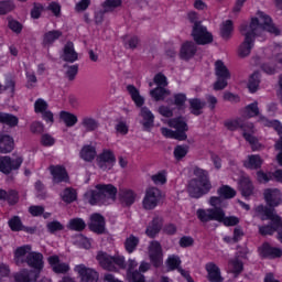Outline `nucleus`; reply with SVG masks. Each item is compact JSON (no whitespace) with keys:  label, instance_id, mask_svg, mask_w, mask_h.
<instances>
[{"label":"nucleus","instance_id":"nucleus-1","mask_svg":"<svg viewBox=\"0 0 282 282\" xmlns=\"http://www.w3.org/2000/svg\"><path fill=\"white\" fill-rule=\"evenodd\" d=\"M240 32L242 36H245V41L240 44L238 50V54L242 58L250 56V52H252V47H254L256 36H264L265 32L274 34V36H279V34H281V30L274 26L272 19L262 11L257 12L256 17L251 19L249 25H240Z\"/></svg>","mask_w":282,"mask_h":282},{"label":"nucleus","instance_id":"nucleus-2","mask_svg":"<svg viewBox=\"0 0 282 282\" xmlns=\"http://www.w3.org/2000/svg\"><path fill=\"white\" fill-rule=\"evenodd\" d=\"M43 253L32 251V246L25 245L19 247L14 251V260L18 265L20 263L25 262L29 268L33 270H22L19 273H15L14 281L15 282H36L39 281V276H41V272L45 268V261L43 260Z\"/></svg>","mask_w":282,"mask_h":282},{"label":"nucleus","instance_id":"nucleus-3","mask_svg":"<svg viewBox=\"0 0 282 282\" xmlns=\"http://www.w3.org/2000/svg\"><path fill=\"white\" fill-rule=\"evenodd\" d=\"M116 195H118V188L116 186L111 184H97L95 189L85 193L84 199L90 206H96V204L109 206V204L116 202Z\"/></svg>","mask_w":282,"mask_h":282},{"label":"nucleus","instance_id":"nucleus-4","mask_svg":"<svg viewBox=\"0 0 282 282\" xmlns=\"http://www.w3.org/2000/svg\"><path fill=\"white\" fill-rule=\"evenodd\" d=\"M193 173L195 177L189 181L187 193L195 199H199V197H204V195L210 193L213 185L208 178V171L200 167H194Z\"/></svg>","mask_w":282,"mask_h":282},{"label":"nucleus","instance_id":"nucleus-5","mask_svg":"<svg viewBox=\"0 0 282 282\" xmlns=\"http://www.w3.org/2000/svg\"><path fill=\"white\" fill-rule=\"evenodd\" d=\"M225 127L228 129V131H237V129H241L242 135L245 140L251 145L252 151H259L261 149L259 139L252 135V133H254L253 123H245L243 119L238 118L225 121Z\"/></svg>","mask_w":282,"mask_h":282},{"label":"nucleus","instance_id":"nucleus-6","mask_svg":"<svg viewBox=\"0 0 282 282\" xmlns=\"http://www.w3.org/2000/svg\"><path fill=\"white\" fill-rule=\"evenodd\" d=\"M169 128H161V133L164 138H170L171 140H178L180 142H184L188 138L186 135V131H188V123L182 117L173 118L167 121H164Z\"/></svg>","mask_w":282,"mask_h":282},{"label":"nucleus","instance_id":"nucleus-7","mask_svg":"<svg viewBox=\"0 0 282 282\" xmlns=\"http://www.w3.org/2000/svg\"><path fill=\"white\" fill-rule=\"evenodd\" d=\"M256 213H258V215H261L262 220L263 219L270 220L269 225L259 226V232L260 235H262V237H265L268 235H274V232H278L279 225H276V221H274V218L279 217V215H276V212L273 208H268L263 205H259L256 208Z\"/></svg>","mask_w":282,"mask_h":282},{"label":"nucleus","instance_id":"nucleus-8","mask_svg":"<svg viewBox=\"0 0 282 282\" xmlns=\"http://www.w3.org/2000/svg\"><path fill=\"white\" fill-rule=\"evenodd\" d=\"M97 261L104 270L109 272H117L118 268L124 270L127 263L124 262V257L122 256H109L107 252L99 251L97 254Z\"/></svg>","mask_w":282,"mask_h":282},{"label":"nucleus","instance_id":"nucleus-9","mask_svg":"<svg viewBox=\"0 0 282 282\" xmlns=\"http://www.w3.org/2000/svg\"><path fill=\"white\" fill-rule=\"evenodd\" d=\"M215 72L217 76V80L214 84L215 91H221V89H226L228 87V80H230V70L226 67V64L221 61H217L215 63Z\"/></svg>","mask_w":282,"mask_h":282},{"label":"nucleus","instance_id":"nucleus-10","mask_svg":"<svg viewBox=\"0 0 282 282\" xmlns=\"http://www.w3.org/2000/svg\"><path fill=\"white\" fill-rule=\"evenodd\" d=\"M259 122L263 124V127H271L276 131V133L280 135V139L275 142L274 149L275 151H280L276 155L278 164L282 166V124L279 120L270 121L265 117H260Z\"/></svg>","mask_w":282,"mask_h":282},{"label":"nucleus","instance_id":"nucleus-11","mask_svg":"<svg viewBox=\"0 0 282 282\" xmlns=\"http://www.w3.org/2000/svg\"><path fill=\"white\" fill-rule=\"evenodd\" d=\"M162 202V191L158 187H149L142 200L145 210H153Z\"/></svg>","mask_w":282,"mask_h":282},{"label":"nucleus","instance_id":"nucleus-12","mask_svg":"<svg viewBox=\"0 0 282 282\" xmlns=\"http://www.w3.org/2000/svg\"><path fill=\"white\" fill-rule=\"evenodd\" d=\"M192 36L197 45H208L213 41V33L208 32L202 23L194 25Z\"/></svg>","mask_w":282,"mask_h":282},{"label":"nucleus","instance_id":"nucleus-13","mask_svg":"<svg viewBox=\"0 0 282 282\" xmlns=\"http://www.w3.org/2000/svg\"><path fill=\"white\" fill-rule=\"evenodd\" d=\"M22 164V156H17L15 159H11L10 156H0V172L6 175L12 173V171L21 169Z\"/></svg>","mask_w":282,"mask_h":282},{"label":"nucleus","instance_id":"nucleus-14","mask_svg":"<svg viewBox=\"0 0 282 282\" xmlns=\"http://www.w3.org/2000/svg\"><path fill=\"white\" fill-rule=\"evenodd\" d=\"M148 254L154 268H160L164 253H162V245L158 240H152L149 243Z\"/></svg>","mask_w":282,"mask_h":282},{"label":"nucleus","instance_id":"nucleus-15","mask_svg":"<svg viewBox=\"0 0 282 282\" xmlns=\"http://www.w3.org/2000/svg\"><path fill=\"white\" fill-rule=\"evenodd\" d=\"M74 271L78 274L82 282H98L99 274L96 269L88 268L85 264H77Z\"/></svg>","mask_w":282,"mask_h":282},{"label":"nucleus","instance_id":"nucleus-16","mask_svg":"<svg viewBox=\"0 0 282 282\" xmlns=\"http://www.w3.org/2000/svg\"><path fill=\"white\" fill-rule=\"evenodd\" d=\"M115 164H116V155L111 150H104L102 153H100L97 156V166H99L101 171H111Z\"/></svg>","mask_w":282,"mask_h":282},{"label":"nucleus","instance_id":"nucleus-17","mask_svg":"<svg viewBox=\"0 0 282 282\" xmlns=\"http://www.w3.org/2000/svg\"><path fill=\"white\" fill-rule=\"evenodd\" d=\"M263 197L267 206H270V208H276V206L282 204V193L279 188H265Z\"/></svg>","mask_w":282,"mask_h":282},{"label":"nucleus","instance_id":"nucleus-18","mask_svg":"<svg viewBox=\"0 0 282 282\" xmlns=\"http://www.w3.org/2000/svg\"><path fill=\"white\" fill-rule=\"evenodd\" d=\"M205 272H207L206 279L208 282H224V275L221 269L215 262H207L205 264Z\"/></svg>","mask_w":282,"mask_h":282},{"label":"nucleus","instance_id":"nucleus-19","mask_svg":"<svg viewBox=\"0 0 282 282\" xmlns=\"http://www.w3.org/2000/svg\"><path fill=\"white\" fill-rule=\"evenodd\" d=\"M220 208H207V209H197L196 217L203 224H208V221H218Z\"/></svg>","mask_w":282,"mask_h":282},{"label":"nucleus","instance_id":"nucleus-20","mask_svg":"<svg viewBox=\"0 0 282 282\" xmlns=\"http://www.w3.org/2000/svg\"><path fill=\"white\" fill-rule=\"evenodd\" d=\"M47 263L55 274H67L70 270L69 263L61 261V257L54 254L47 258Z\"/></svg>","mask_w":282,"mask_h":282},{"label":"nucleus","instance_id":"nucleus-21","mask_svg":"<svg viewBox=\"0 0 282 282\" xmlns=\"http://www.w3.org/2000/svg\"><path fill=\"white\" fill-rule=\"evenodd\" d=\"M48 171L51 172L54 184H61V182H69V175L67 174V170H65L64 166L51 165Z\"/></svg>","mask_w":282,"mask_h":282},{"label":"nucleus","instance_id":"nucleus-22","mask_svg":"<svg viewBox=\"0 0 282 282\" xmlns=\"http://www.w3.org/2000/svg\"><path fill=\"white\" fill-rule=\"evenodd\" d=\"M138 197V194L133 192V189L130 188H121L119 189V202L122 206H133L135 204V199Z\"/></svg>","mask_w":282,"mask_h":282},{"label":"nucleus","instance_id":"nucleus-23","mask_svg":"<svg viewBox=\"0 0 282 282\" xmlns=\"http://www.w3.org/2000/svg\"><path fill=\"white\" fill-rule=\"evenodd\" d=\"M261 257H265L267 259H279L282 257V249L272 247L270 243L264 242L260 248H259Z\"/></svg>","mask_w":282,"mask_h":282},{"label":"nucleus","instance_id":"nucleus-24","mask_svg":"<svg viewBox=\"0 0 282 282\" xmlns=\"http://www.w3.org/2000/svg\"><path fill=\"white\" fill-rule=\"evenodd\" d=\"M140 116L142 118L141 124L145 131H151L153 129V124L155 123V115L147 108L142 107L140 111Z\"/></svg>","mask_w":282,"mask_h":282},{"label":"nucleus","instance_id":"nucleus-25","mask_svg":"<svg viewBox=\"0 0 282 282\" xmlns=\"http://www.w3.org/2000/svg\"><path fill=\"white\" fill-rule=\"evenodd\" d=\"M89 228L93 232H97V235H102L105 232V217L100 214H93L90 216Z\"/></svg>","mask_w":282,"mask_h":282},{"label":"nucleus","instance_id":"nucleus-26","mask_svg":"<svg viewBox=\"0 0 282 282\" xmlns=\"http://www.w3.org/2000/svg\"><path fill=\"white\" fill-rule=\"evenodd\" d=\"M195 54H197V44L194 42L183 43L180 51V57L182 61H191Z\"/></svg>","mask_w":282,"mask_h":282},{"label":"nucleus","instance_id":"nucleus-27","mask_svg":"<svg viewBox=\"0 0 282 282\" xmlns=\"http://www.w3.org/2000/svg\"><path fill=\"white\" fill-rule=\"evenodd\" d=\"M228 274H234V276H239L243 272V262L239 258H231L227 264Z\"/></svg>","mask_w":282,"mask_h":282},{"label":"nucleus","instance_id":"nucleus-28","mask_svg":"<svg viewBox=\"0 0 282 282\" xmlns=\"http://www.w3.org/2000/svg\"><path fill=\"white\" fill-rule=\"evenodd\" d=\"M62 58L66 63H76L78 61V53L74 50V43L67 42L65 44Z\"/></svg>","mask_w":282,"mask_h":282},{"label":"nucleus","instance_id":"nucleus-29","mask_svg":"<svg viewBox=\"0 0 282 282\" xmlns=\"http://www.w3.org/2000/svg\"><path fill=\"white\" fill-rule=\"evenodd\" d=\"M160 230H162V219L160 217H154L152 221L149 224L145 234L151 238L158 237L160 234Z\"/></svg>","mask_w":282,"mask_h":282},{"label":"nucleus","instance_id":"nucleus-30","mask_svg":"<svg viewBox=\"0 0 282 282\" xmlns=\"http://www.w3.org/2000/svg\"><path fill=\"white\" fill-rule=\"evenodd\" d=\"M239 191L243 197H250L254 193V186L250 177H242L239 182Z\"/></svg>","mask_w":282,"mask_h":282},{"label":"nucleus","instance_id":"nucleus-31","mask_svg":"<svg viewBox=\"0 0 282 282\" xmlns=\"http://www.w3.org/2000/svg\"><path fill=\"white\" fill-rule=\"evenodd\" d=\"M14 149V139L8 134H0V153H10Z\"/></svg>","mask_w":282,"mask_h":282},{"label":"nucleus","instance_id":"nucleus-32","mask_svg":"<svg viewBox=\"0 0 282 282\" xmlns=\"http://www.w3.org/2000/svg\"><path fill=\"white\" fill-rule=\"evenodd\" d=\"M61 36H63L62 31H58V30L48 31L44 33L42 43L44 46L50 47V45H54V43H56V41H58Z\"/></svg>","mask_w":282,"mask_h":282},{"label":"nucleus","instance_id":"nucleus-33","mask_svg":"<svg viewBox=\"0 0 282 282\" xmlns=\"http://www.w3.org/2000/svg\"><path fill=\"white\" fill-rule=\"evenodd\" d=\"M218 220L219 224H223L227 227L237 226L240 221L239 217L237 216H226V212H224L221 208L218 213Z\"/></svg>","mask_w":282,"mask_h":282},{"label":"nucleus","instance_id":"nucleus-34","mask_svg":"<svg viewBox=\"0 0 282 282\" xmlns=\"http://www.w3.org/2000/svg\"><path fill=\"white\" fill-rule=\"evenodd\" d=\"M243 164L246 169L257 171V169H261V166L263 165V159H261V156H259L258 154H251L248 156Z\"/></svg>","mask_w":282,"mask_h":282},{"label":"nucleus","instance_id":"nucleus-35","mask_svg":"<svg viewBox=\"0 0 282 282\" xmlns=\"http://www.w3.org/2000/svg\"><path fill=\"white\" fill-rule=\"evenodd\" d=\"M79 155L84 162H93L96 159L97 152L94 145H84L79 152Z\"/></svg>","mask_w":282,"mask_h":282},{"label":"nucleus","instance_id":"nucleus-36","mask_svg":"<svg viewBox=\"0 0 282 282\" xmlns=\"http://www.w3.org/2000/svg\"><path fill=\"white\" fill-rule=\"evenodd\" d=\"M149 270H151V264L149 262H141L139 271L132 272V281L144 282V275H142V273L149 272Z\"/></svg>","mask_w":282,"mask_h":282},{"label":"nucleus","instance_id":"nucleus-37","mask_svg":"<svg viewBox=\"0 0 282 282\" xmlns=\"http://www.w3.org/2000/svg\"><path fill=\"white\" fill-rule=\"evenodd\" d=\"M127 91H128V94H130V96H131L134 105H137V107H142L144 105V98H142V96H140V90H138V88H135V86L128 85Z\"/></svg>","mask_w":282,"mask_h":282},{"label":"nucleus","instance_id":"nucleus-38","mask_svg":"<svg viewBox=\"0 0 282 282\" xmlns=\"http://www.w3.org/2000/svg\"><path fill=\"white\" fill-rule=\"evenodd\" d=\"M150 96L156 101L164 100L167 96H171V90L164 87H156L150 91Z\"/></svg>","mask_w":282,"mask_h":282},{"label":"nucleus","instance_id":"nucleus-39","mask_svg":"<svg viewBox=\"0 0 282 282\" xmlns=\"http://www.w3.org/2000/svg\"><path fill=\"white\" fill-rule=\"evenodd\" d=\"M235 28L232 26V22L230 20H226L220 25V36L225 41H228L232 36Z\"/></svg>","mask_w":282,"mask_h":282},{"label":"nucleus","instance_id":"nucleus-40","mask_svg":"<svg viewBox=\"0 0 282 282\" xmlns=\"http://www.w3.org/2000/svg\"><path fill=\"white\" fill-rule=\"evenodd\" d=\"M59 118L66 127H75L78 123V117L72 112L61 111Z\"/></svg>","mask_w":282,"mask_h":282},{"label":"nucleus","instance_id":"nucleus-41","mask_svg":"<svg viewBox=\"0 0 282 282\" xmlns=\"http://www.w3.org/2000/svg\"><path fill=\"white\" fill-rule=\"evenodd\" d=\"M139 245H140V238L133 235H130L128 238H126L124 248L129 254H132V252H135Z\"/></svg>","mask_w":282,"mask_h":282},{"label":"nucleus","instance_id":"nucleus-42","mask_svg":"<svg viewBox=\"0 0 282 282\" xmlns=\"http://www.w3.org/2000/svg\"><path fill=\"white\" fill-rule=\"evenodd\" d=\"M80 126L87 133H90L91 131H96V129H98V121L93 117H84Z\"/></svg>","mask_w":282,"mask_h":282},{"label":"nucleus","instance_id":"nucleus-43","mask_svg":"<svg viewBox=\"0 0 282 282\" xmlns=\"http://www.w3.org/2000/svg\"><path fill=\"white\" fill-rule=\"evenodd\" d=\"M242 116L243 118H254L259 116V102L254 101L245 107Z\"/></svg>","mask_w":282,"mask_h":282},{"label":"nucleus","instance_id":"nucleus-44","mask_svg":"<svg viewBox=\"0 0 282 282\" xmlns=\"http://www.w3.org/2000/svg\"><path fill=\"white\" fill-rule=\"evenodd\" d=\"M189 107L194 116H202V109L206 107V102L197 98L189 99Z\"/></svg>","mask_w":282,"mask_h":282},{"label":"nucleus","instance_id":"nucleus-45","mask_svg":"<svg viewBox=\"0 0 282 282\" xmlns=\"http://www.w3.org/2000/svg\"><path fill=\"white\" fill-rule=\"evenodd\" d=\"M217 194L223 199H232V197H236L237 191L228 185H223L218 188Z\"/></svg>","mask_w":282,"mask_h":282},{"label":"nucleus","instance_id":"nucleus-46","mask_svg":"<svg viewBox=\"0 0 282 282\" xmlns=\"http://www.w3.org/2000/svg\"><path fill=\"white\" fill-rule=\"evenodd\" d=\"M0 122L8 127H17L19 124V118L14 115L0 112Z\"/></svg>","mask_w":282,"mask_h":282},{"label":"nucleus","instance_id":"nucleus-47","mask_svg":"<svg viewBox=\"0 0 282 282\" xmlns=\"http://www.w3.org/2000/svg\"><path fill=\"white\" fill-rule=\"evenodd\" d=\"M61 197L65 204H72L73 202H76L78 194L76 193V189L68 187L62 192Z\"/></svg>","mask_w":282,"mask_h":282},{"label":"nucleus","instance_id":"nucleus-48","mask_svg":"<svg viewBox=\"0 0 282 282\" xmlns=\"http://www.w3.org/2000/svg\"><path fill=\"white\" fill-rule=\"evenodd\" d=\"M86 227L87 225L82 218H73L68 221L67 225L68 230H75L76 232H82V230Z\"/></svg>","mask_w":282,"mask_h":282},{"label":"nucleus","instance_id":"nucleus-49","mask_svg":"<svg viewBox=\"0 0 282 282\" xmlns=\"http://www.w3.org/2000/svg\"><path fill=\"white\" fill-rule=\"evenodd\" d=\"M123 43L127 50H135V47H138L140 44V40L135 35H126L123 37Z\"/></svg>","mask_w":282,"mask_h":282},{"label":"nucleus","instance_id":"nucleus-50","mask_svg":"<svg viewBox=\"0 0 282 282\" xmlns=\"http://www.w3.org/2000/svg\"><path fill=\"white\" fill-rule=\"evenodd\" d=\"M167 175L169 173L166 170L160 171L156 174L151 176L152 182L158 186V185H164L167 181Z\"/></svg>","mask_w":282,"mask_h":282},{"label":"nucleus","instance_id":"nucleus-51","mask_svg":"<svg viewBox=\"0 0 282 282\" xmlns=\"http://www.w3.org/2000/svg\"><path fill=\"white\" fill-rule=\"evenodd\" d=\"M166 265L169 270H178L180 265H182V260L178 256H170L166 260Z\"/></svg>","mask_w":282,"mask_h":282},{"label":"nucleus","instance_id":"nucleus-52","mask_svg":"<svg viewBox=\"0 0 282 282\" xmlns=\"http://www.w3.org/2000/svg\"><path fill=\"white\" fill-rule=\"evenodd\" d=\"M259 73H253L249 78L248 89L251 94H254L259 89Z\"/></svg>","mask_w":282,"mask_h":282},{"label":"nucleus","instance_id":"nucleus-53","mask_svg":"<svg viewBox=\"0 0 282 282\" xmlns=\"http://www.w3.org/2000/svg\"><path fill=\"white\" fill-rule=\"evenodd\" d=\"M14 1L7 0L0 2V14H8V12H12L14 10Z\"/></svg>","mask_w":282,"mask_h":282},{"label":"nucleus","instance_id":"nucleus-54","mask_svg":"<svg viewBox=\"0 0 282 282\" xmlns=\"http://www.w3.org/2000/svg\"><path fill=\"white\" fill-rule=\"evenodd\" d=\"M47 107H48L47 101H45L42 98H39L34 102V111H35V113H45V111H47Z\"/></svg>","mask_w":282,"mask_h":282},{"label":"nucleus","instance_id":"nucleus-55","mask_svg":"<svg viewBox=\"0 0 282 282\" xmlns=\"http://www.w3.org/2000/svg\"><path fill=\"white\" fill-rule=\"evenodd\" d=\"M9 227L14 232H19V230H23V223H21V218H19L18 216H14L9 220Z\"/></svg>","mask_w":282,"mask_h":282},{"label":"nucleus","instance_id":"nucleus-56","mask_svg":"<svg viewBox=\"0 0 282 282\" xmlns=\"http://www.w3.org/2000/svg\"><path fill=\"white\" fill-rule=\"evenodd\" d=\"M121 3V0H106L104 2L105 12H111L112 10H116V8H119Z\"/></svg>","mask_w":282,"mask_h":282},{"label":"nucleus","instance_id":"nucleus-57","mask_svg":"<svg viewBox=\"0 0 282 282\" xmlns=\"http://www.w3.org/2000/svg\"><path fill=\"white\" fill-rule=\"evenodd\" d=\"M188 153V148L186 145H177L174 149V158L176 160H182L183 158H186Z\"/></svg>","mask_w":282,"mask_h":282},{"label":"nucleus","instance_id":"nucleus-58","mask_svg":"<svg viewBox=\"0 0 282 282\" xmlns=\"http://www.w3.org/2000/svg\"><path fill=\"white\" fill-rule=\"evenodd\" d=\"M115 129L120 135H127V133H129V124H127V121L119 120Z\"/></svg>","mask_w":282,"mask_h":282},{"label":"nucleus","instance_id":"nucleus-59","mask_svg":"<svg viewBox=\"0 0 282 282\" xmlns=\"http://www.w3.org/2000/svg\"><path fill=\"white\" fill-rule=\"evenodd\" d=\"M76 242L78 243V246H80V248H85L86 250H89V248H91V239L83 235L77 236Z\"/></svg>","mask_w":282,"mask_h":282},{"label":"nucleus","instance_id":"nucleus-60","mask_svg":"<svg viewBox=\"0 0 282 282\" xmlns=\"http://www.w3.org/2000/svg\"><path fill=\"white\" fill-rule=\"evenodd\" d=\"M153 80L158 87H169V79L162 73L156 74Z\"/></svg>","mask_w":282,"mask_h":282},{"label":"nucleus","instance_id":"nucleus-61","mask_svg":"<svg viewBox=\"0 0 282 282\" xmlns=\"http://www.w3.org/2000/svg\"><path fill=\"white\" fill-rule=\"evenodd\" d=\"M257 180L261 184H268V182L272 181V173H265L263 171L257 172Z\"/></svg>","mask_w":282,"mask_h":282},{"label":"nucleus","instance_id":"nucleus-62","mask_svg":"<svg viewBox=\"0 0 282 282\" xmlns=\"http://www.w3.org/2000/svg\"><path fill=\"white\" fill-rule=\"evenodd\" d=\"M78 75V64L67 66L66 69V78L69 80H74Z\"/></svg>","mask_w":282,"mask_h":282},{"label":"nucleus","instance_id":"nucleus-63","mask_svg":"<svg viewBox=\"0 0 282 282\" xmlns=\"http://www.w3.org/2000/svg\"><path fill=\"white\" fill-rule=\"evenodd\" d=\"M194 243L195 239H193V237L191 236H183L178 241L181 248H191V246H193Z\"/></svg>","mask_w":282,"mask_h":282},{"label":"nucleus","instance_id":"nucleus-64","mask_svg":"<svg viewBox=\"0 0 282 282\" xmlns=\"http://www.w3.org/2000/svg\"><path fill=\"white\" fill-rule=\"evenodd\" d=\"M47 230L51 232H58L59 230H63L65 228L59 221H51L47 224Z\"/></svg>","mask_w":282,"mask_h":282}]
</instances>
